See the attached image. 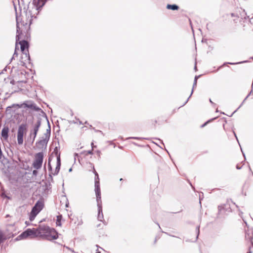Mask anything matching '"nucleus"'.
<instances>
[{
  "label": "nucleus",
  "mask_w": 253,
  "mask_h": 253,
  "mask_svg": "<svg viewBox=\"0 0 253 253\" xmlns=\"http://www.w3.org/2000/svg\"><path fill=\"white\" fill-rule=\"evenodd\" d=\"M14 8H15V10L16 11V13L17 14L16 7L15 5H14ZM16 21H17V24H16L17 35L16 36V46H15V51L13 55V56L11 58V61H12L13 59H14L15 58V56H17V55H18V54L16 52L17 49H19L17 47V44H18V42L19 41V40H20V36L22 33V31H21V30H20V24L18 21V18H17V15H16Z\"/></svg>",
  "instance_id": "8"
},
{
  "label": "nucleus",
  "mask_w": 253,
  "mask_h": 253,
  "mask_svg": "<svg viewBox=\"0 0 253 253\" xmlns=\"http://www.w3.org/2000/svg\"><path fill=\"white\" fill-rule=\"evenodd\" d=\"M210 101L211 103L213 104V103L212 102V101L211 100V99H210Z\"/></svg>",
  "instance_id": "45"
},
{
  "label": "nucleus",
  "mask_w": 253,
  "mask_h": 253,
  "mask_svg": "<svg viewBox=\"0 0 253 253\" xmlns=\"http://www.w3.org/2000/svg\"><path fill=\"white\" fill-rule=\"evenodd\" d=\"M196 230H197V235L196 239H197L198 238V236L200 233V226H198L197 227Z\"/></svg>",
  "instance_id": "27"
},
{
  "label": "nucleus",
  "mask_w": 253,
  "mask_h": 253,
  "mask_svg": "<svg viewBox=\"0 0 253 253\" xmlns=\"http://www.w3.org/2000/svg\"><path fill=\"white\" fill-rule=\"evenodd\" d=\"M48 165L49 170H52V167H51V165L50 164V160H49V159L48 160Z\"/></svg>",
  "instance_id": "30"
},
{
  "label": "nucleus",
  "mask_w": 253,
  "mask_h": 253,
  "mask_svg": "<svg viewBox=\"0 0 253 253\" xmlns=\"http://www.w3.org/2000/svg\"><path fill=\"white\" fill-rule=\"evenodd\" d=\"M97 154H98V155L99 156L100 154V152L99 151H97Z\"/></svg>",
  "instance_id": "40"
},
{
  "label": "nucleus",
  "mask_w": 253,
  "mask_h": 253,
  "mask_svg": "<svg viewBox=\"0 0 253 253\" xmlns=\"http://www.w3.org/2000/svg\"><path fill=\"white\" fill-rule=\"evenodd\" d=\"M91 146H92V148H93L94 147V145H93V143L92 142L91 143ZM93 149V148H92Z\"/></svg>",
  "instance_id": "42"
},
{
  "label": "nucleus",
  "mask_w": 253,
  "mask_h": 253,
  "mask_svg": "<svg viewBox=\"0 0 253 253\" xmlns=\"http://www.w3.org/2000/svg\"><path fill=\"white\" fill-rule=\"evenodd\" d=\"M51 231L54 232L53 228H51L49 226L45 225L40 226L37 229H28L19 235L17 237L16 240H19L22 239H25L31 236H37L38 235L48 236H49Z\"/></svg>",
  "instance_id": "1"
},
{
  "label": "nucleus",
  "mask_w": 253,
  "mask_h": 253,
  "mask_svg": "<svg viewBox=\"0 0 253 253\" xmlns=\"http://www.w3.org/2000/svg\"><path fill=\"white\" fill-rule=\"evenodd\" d=\"M231 17H235V14H234V13H231Z\"/></svg>",
  "instance_id": "38"
},
{
  "label": "nucleus",
  "mask_w": 253,
  "mask_h": 253,
  "mask_svg": "<svg viewBox=\"0 0 253 253\" xmlns=\"http://www.w3.org/2000/svg\"><path fill=\"white\" fill-rule=\"evenodd\" d=\"M85 124H87V122L86 121V122H85Z\"/></svg>",
  "instance_id": "52"
},
{
  "label": "nucleus",
  "mask_w": 253,
  "mask_h": 253,
  "mask_svg": "<svg viewBox=\"0 0 253 253\" xmlns=\"http://www.w3.org/2000/svg\"><path fill=\"white\" fill-rule=\"evenodd\" d=\"M7 70V67H5L2 71L0 73V74L4 73V72H6Z\"/></svg>",
  "instance_id": "32"
},
{
  "label": "nucleus",
  "mask_w": 253,
  "mask_h": 253,
  "mask_svg": "<svg viewBox=\"0 0 253 253\" xmlns=\"http://www.w3.org/2000/svg\"><path fill=\"white\" fill-rule=\"evenodd\" d=\"M96 253H101L100 251H98V249H97L96 250Z\"/></svg>",
  "instance_id": "41"
},
{
  "label": "nucleus",
  "mask_w": 253,
  "mask_h": 253,
  "mask_svg": "<svg viewBox=\"0 0 253 253\" xmlns=\"http://www.w3.org/2000/svg\"><path fill=\"white\" fill-rule=\"evenodd\" d=\"M38 171H37V169H35V170H34L33 171V172H32V174H33V176H37V175H38Z\"/></svg>",
  "instance_id": "26"
},
{
  "label": "nucleus",
  "mask_w": 253,
  "mask_h": 253,
  "mask_svg": "<svg viewBox=\"0 0 253 253\" xmlns=\"http://www.w3.org/2000/svg\"><path fill=\"white\" fill-rule=\"evenodd\" d=\"M62 215H59L57 216V219H56V225L57 226H61V219H62Z\"/></svg>",
  "instance_id": "22"
},
{
  "label": "nucleus",
  "mask_w": 253,
  "mask_h": 253,
  "mask_svg": "<svg viewBox=\"0 0 253 253\" xmlns=\"http://www.w3.org/2000/svg\"><path fill=\"white\" fill-rule=\"evenodd\" d=\"M38 214L36 212L31 211L29 215V219L31 221L34 220Z\"/></svg>",
  "instance_id": "21"
},
{
  "label": "nucleus",
  "mask_w": 253,
  "mask_h": 253,
  "mask_svg": "<svg viewBox=\"0 0 253 253\" xmlns=\"http://www.w3.org/2000/svg\"><path fill=\"white\" fill-rule=\"evenodd\" d=\"M242 168V167L239 166V165H236V169H240Z\"/></svg>",
  "instance_id": "35"
},
{
  "label": "nucleus",
  "mask_w": 253,
  "mask_h": 253,
  "mask_svg": "<svg viewBox=\"0 0 253 253\" xmlns=\"http://www.w3.org/2000/svg\"><path fill=\"white\" fill-rule=\"evenodd\" d=\"M194 68H195V70H196V69H197L196 64H195Z\"/></svg>",
  "instance_id": "46"
},
{
  "label": "nucleus",
  "mask_w": 253,
  "mask_h": 253,
  "mask_svg": "<svg viewBox=\"0 0 253 253\" xmlns=\"http://www.w3.org/2000/svg\"><path fill=\"white\" fill-rule=\"evenodd\" d=\"M9 128L7 126H4L1 130V136L6 140L8 137Z\"/></svg>",
  "instance_id": "16"
},
{
  "label": "nucleus",
  "mask_w": 253,
  "mask_h": 253,
  "mask_svg": "<svg viewBox=\"0 0 253 253\" xmlns=\"http://www.w3.org/2000/svg\"><path fill=\"white\" fill-rule=\"evenodd\" d=\"M253 92V84H252V89L250 91V92L249 93V94L246 96V97L244 99V100H243V101L242 102V103H241V104L239 106V107L237 108V110H236L231 115V116L234 113H235L237 110L240 108L243 104V103H244V102L245 101V100L247 99V98L250 95H251L252 94V93Z\"/></svg>",
  "instance_id": "18"
},
{
  "label": "nucleus",
  "mask_w": 253,
  "mask_h": 253,
  "mask_svg": "<svg viewBox=\"0 0 253 253\" xmlns=\"http://www.w3.org/2000/svg\"><path fill=\"white\" fill-rule=\"evenodd\" d=\"M72 168H70V169H69V172L72 171Z\"/></svg>",
  "instance_id": "44"
},
{
  "label": "nucleus",
  "mask_w": 253,
  "mask_h": 253,
  "mask_svg": "<svg viewBox=\"0 0 253 253\" xmlns=\"http://www.w3.org/2000/svg\"><path fill=\"white\" fill-rule=\"evenodd\" d=\"M30 108L33 110H34L37 112H40L42 116H45V113L43 112V111L41 109L40 107H38L37 105L32 101L29 100V101H25L24 103L21 104H13L10 106H8L6 108V110L8 111L9 108Z\"/></svg>",
  "instance_id": "3"
},
{
  "label": "nucleus",
  "mask_w": 253,
  "mask_h": 253,
  "mask_svg": "<svg viewBox=\"0 0 253 253\" xmlns=\"http://www.w3.org/2000/svg\"><path fill=\"white\" fill-rule=\"evenodd\" d=\"M43 160V152L36 153L35 155V158L32 164V166L36 169H40L42 165Z\"/></svg>",
  "instance_id": "6"
},
{
  "label": "nucleus",
  "mask_w": 253,
  "mask_h": 253,
  "mask_svg": "<svg viewBox=\"0 0 253 253\" xmlns=\"http://www.w3.org/2000/svg\"><path fill=\"white\" fill-rule=\"evenodd\" d=\"M247 253H252V252L251 251H249Z\"/></svg>",
  "instance_id": "49"
},
{
  "label": "nucleus",
  "mask_w": 253,
  "mask_h": 253,
  "mask_svg": "<svg viewBox=\"0 0 253 253\" xmlns=\"http://www.w3.org/2000/svg\"><path fill=\"white\" fill-rule=\"evenodd\" d=\"M54 232L52 231L50 232L49 235L53 239H57L58 237V233L54 229Z\"/></svg>",
  "instance_id": "20"
},
{
  "label": "nucleus",
  "mask_w": 253,
  "mask_h": 253,
  "mask_svg": "<svg viewBox=\"0 0 253 253\" xmlns=\"http://www.w3.org/2000/svg\"><path fill=\"white\" fill-rule=\"evenodd\" d=\"M241 149H242V148H241ZM241 151H242V150H241ZM242 152H243V151H242ZM242 153H243V152H242ZM243 156L245 157V154L244 153H243Z\"/></svg>",
  "instance_id": "48"
},
{
  "label": "nucleus",
  "mask_w": 253,
  "mask_h": 253,
  "mask_svg": "<svg viewBox=\"0 0 253 253\" xmlns=\"http://www.w3.org/2000/svg\"><path fill=\"white\" fill-rule=\"evenodd\" d=\"M197 81H194V83H193V88H194L195 87H196L197 86ZM193 89H192V91H191L190 95L189 96V97L188 98V99L186 100V101L185 102V103H184V104L182 106H184L185 104H186L187 103L189 98L192 95V94L193 93Z\"/></svg>",
  "instance_id": "23"
},
{
  "label": "nucleus",
  "mask_w": 253,
  "mask_h": 253,
  "mask_svg": "<svg viewBox=\"0 0 253 253\" xmlns=\"http://www.w3.org/2000/svg\"><path fill=\"white\" fill-rule=\"evenodd\" d=\"M47 0H33V8L29 11L30 15L33 14L34 15L38 13V10L42 7L45 4Z\"/></svg>",
  "instance_id": "5"
},
{
  "label": "nucleus",
  "mask_w": 253,
  "mask_h": 253,
  "mask_svg": "<svg viewBox=\"0 0 253 253\" xmlns=\"http://www.w3.org/2000/svg\"><path fill=\"white\" fill-rule=\"evenodd\" d=\"M123 180V178H120V181H122Z\"/></svg>",
  "instance_id": "50"
},
{
  "label": "nucleus",
  "mask_w": 253,
  "mask_h": 253,
  "mask_svg": "<svg viewBox=\"0 0 253 253\" xmlns=\"http://www.w3.org/2000/svg\"><path fill=\"white\" fill-rule=\"evenodd\" d=\"M46 131H47V133L46 134H49L50 135V126H49L48 129H47Z\"/></svg>",
  "instance_id": "31"
},
{
  "label": "nucleus",
  "mask_w": 253,
  "mask_h": 253,
  "mask_svg": "<svg viewBox=\"0 0 253 253\" xmlns=\"http://www.w3.org/2000/svg\"><path fill=\"white\" fill-rule=\"evenodd\" d=\"M27 125L26 124H21L18 127L17 131V143L19 145H22L23 143V136L27 130Z\"/></svg>",
  "instance_id": "7"
},
{
  "label": "nucleus",
  "mask_w": 253,
  "mask_h": 253,
  "mask_svg": "<svg viewBox=\"0 0 253 253\" xmlns=\"http://www.w3.org/2000/svg\"><path fill=\"white\" fill-rule=\"evenodd\" d=\"M78 120H79V124H80V125H82V124H83L82 122V121H80L79 119H78Z\"/></svg>",
  "instance_id": "37"
},
{
  "label": "nucleus",
  "mask_w": 253,
  "mask_h": 253,
  "mask_svg": "<svg viewBox=\"0 0 253 253\" xmlns=\"http://www.w3.org/2000/svg\"><path fill=\"white\" fill-rule=\"evenodd\" d=\"M19 44L20 45L21 52H29V43L27 41L23 40L19 42Z\"/></svg>",
  "instance_id": "12"
},
{
  "label": "nucleus",
  "mask_w": 253,
  "mask_h": 253,
  "mask_svg": "<svg viewBox=\"0 0 253 253\" xmlns=\"http://www.w3.org/2000/svg\"><path fill=\"white\" fill-rule=\"evenodd\" d=\"M251 58L253 59V57H252Z\"/></svg>",
  "instance_id": "53"
},
{
  "label": "nucleus",
  "mask_w": 253,
  "mask_h": 253,
  "mask_svg": "<svg viewBox=\"0 0 253 253\" xmlns=\"http://www.w3.org/2000/svg\"><path fill=\"white\" fill-rule=\"evenodd\" d=\"M30 57L29 52H22L19 64L22 66H26L27 64L30 63Z\"/></svg>",
  "instance_id": "9"
},
{
  "label": "nucleus",
  "mask_w": 253,
  "mask_h": 253,
  "mask_svg": "<svg viewBox=\"0 0 253 253\" xmlns=\"http://www.w3.org/2000/svg\"><path fill=\"white\" fill-rule=\"evenodd\" d=\"M199 76H196L195 77V78H194V81H197V80H198V78H199Z\"/></svg>",
  "instance_id": "36"
},
{
  "label": "nucleus",
  "mask_w": 253,
  "mask_h": 253,
  "mask_svg": "<svg viewBox=\"0 0 253 253\" xmlns=\"http://www.w3.org/2000/svg\"><path fill=\"white\" fill-rule=\"evenodd\" d=\"M233 133H234V134L235 136L236 137L237 140H238V138H237V137L236 136V134L235 132L234 131H233Z\"/></svg>",
  "instance_id": "39"
},
{
  "label": "nucleus",
  "mask_w": 253,
  "mask_h": 253,
  "mask_svg": "<svg viewBox=\"0 0 253 253\" xmlns=\"http://www.w3.org/2000/svg\"><path fill=\"white\" fill-rule=\"evenodd\" d=\"M18 5L19 6V9L20 11H22V7L23 8L24 12L26 13V16L27 17V22H29V26L32 24V21L33 18H36L37 17V15L39 13L40 11L41 10L42 7L40 8V9L38 10V13L35 15H33V14L31 15H30L28 13L29 11H31V9L33 8V2L31 4H28V5H26L24 3V1L23 0H18Z\"/></svg>",
  "instance_id": "2"
},
{
  "label": "nucleus",
  "mask_w": 253,
  "mask_h": 253,
  "mask_svg": "<svg viewBox=\"0 0 253 253\" xmlns=\"http://www.w3.org/2000/svg\"><path fill=\"white\" fill-rule=\"evenodd\" d=\"M64 248H66L67 249H68V250L71 251L72 252L74 253H78L77 252H75L72 249L69 248V247L68 246H66L65 245L64 246Z\"/></svg>",
  "instance_id": "25"
},
{
  "label": "nucleus",
  "mask_w": 253,
  "mask_h": 253,
  "mask_svg": "<svg viewBox=\"0 0 253 253\" xmlns=\"http://www.w3.org/2000/svg\"><path fill=\"white\" fill-rule=\"evenodd\" d=\"M246 62V61H243V62H238V63L228 62L227 64H230V65H235V64H237L244 63V62Z\"/></svg>",
  "instance_id": "28"
},
{
  "label": "nucleus",
  "mask_w": 253,
  "mask_h": 253,
  "mask_svg": "<svg viewBox=\"0 0 253 253\" xmlns=\"http://www.w3.org/2000/svg\"><path fill=\"white\" fill-rule=\"evenodd\" d=\"M45 137L42 140H40L38 141V143L40 146H41L42 147H43L44 146L46 147V144L48 142V141L49 138V135L47 134H45Z\"/></svg>",
  "instance_id": "14"
},
{
  "label": "nucleus",
  "mask_w": 253,
  "mask_h": 253,
  "mask_svg": "<svg viewBox=\"0 0 253 253\" xmlns=\"http://www.w3.org/2000/svg\"><path fill=\"white\" fill-rule=\"evenodd\" d=\"M189 183H190V185L192 187V188H194V187H193V186L192 185V184H191L190 182H189Z\"/></svg>",
  "instance_id": "47"
},
{
  "label": "nucleus",
  "mask_w": 253,
  "mask_h": 253,
  "mask_svg": "<svg viewBox=\"0 0 253 253\" xmlns=\"http://www.w3.org/2000/svg\"><path fill=\"white\" fill-rule=\"evenodd\" d=\"M49 176H50L51 179L52 180L53 178L52 177V176H51V174H49Z\"/></svg>",
  "instance_id": "43"
},
{
  "label": "nucleus",
  "mask_w": 253,
  "mask_h": 253,
  "mask_svg": "<svg viewBox=\"0 0 253 253\" xmlns=\"http://www.w3.org/2000/svg\"><path fill=\"white\" fill-rule=\"evenodd\" d=\"M42 120L41 119L39 118L38 119L37 122L33 125V128L30 130L29 137L30 139H32V143L34 142L39 128L41 126Z\"/></svg>",
  "instance_id": "4"
},
{
  "label": "nucleus",
  "mask_w": 253,
  "mask_h": 253,
  "mask_svg": "<svg viewBox=\"0 0 253 253\" xmlns=\"http://www.w3.org/2000/svg\"><path fill=\"white\" fill-rule=\"evenodd\" d=\"M129 139H136V140H139L140 139V138L139 137H129L128 138Z\"/></svg>",
  "instance_id": "33"
},
{
  "label": "nucleus",
  "mask_w": 253,
  "mask_h": 253,
  "mask_svg": "<svg viewBox=\"0 0 253 253\" xmlns=\"http://www.w3.org/2000/svg\"><path fill=\"white\" fill-rule=\"evenodd\" d=\"M97 218L98 220L100 221H102L104 223V220H103V214L102 212V207H100L99 206V208H98V216Z\"/></svg>",
  "instance_id": "17"
},
{
  "label": "nucleus",
  "mask_w": 253,
  "mask_h": 253,
  "mask_svg": "<svg viewBox=\"0 0 253 253\" xmlns=\"http://www.w3.org/2000/svg\"><path fill=\"white\" fill-rule=\"evenodd\" d=\"M94 190L96 196L97 207L98 208H99V206H100V207H102V202L101 200V191L100 187H95Z\"/></svg>",
  "instance_id": "11"
},
{
  "label": "nucleus",
  "mask_w": 253,
  "mask_h": 253,
  "mask_svg": "<svg viewBox=\"0 0 253 253\" xmlns=\"http://www.w3.org/2000/svg\"><path fill=\"white\" fill-rule=\"evenodd\" d=\"M92 150H93V149H92V150L88 151L87 152V154H91V155L93 154Z\"/></svg>",
  "instance_id": "34"
},
{
  "label": "nucleus",
  "mask_w": 253,
  "mask_h": 253,
  "mask_svg": "<svg viewBox=\"0 0 253 253\" xmlns=\"http://www.w3.org/2000/svg\"><path fill=\"white\" fill-rule=\"evenodd\" d=\"M60 166H61V160H60V155H59L57 157V164H56V168H55L54 172H51V174L54 175H57L59 173V171L60 170Z\"/></svg>",
  "instance_id": "13"
},
{
  "label": "nucleus",
  "mask_w": 253,
  "mask_h": 253,
  "mask_svg": "<svg viewBox=\"0 0 253 253\" xmlns=\"http://www.w3.org/2000/svg\"><path fill=\"white\" fill-rule=\"evenodd\" d=\"M44 204L42 201L39 200L33 207L32 211L38 214L43 209Z\"/></svg>",
  "instance_id": "10"
},
{
  "label": "nucleus",
  "mask_w": 253,
  "mask_h": 253,
  "mask_svg": "<svg viewBox=\"0 0 253 253\" xmlns=\"http://www.w3.org/2000/svg\"><path fill=\"white\" fill-rule=\"evenodd\" d=\"M93 172L95 174L94 186H95V187H100L99 175H98V174L97 173V172L95 170L94 168H93Z\"/></svg>",
  "instance_id": "15"
},
{
  "label": "nucleus",
  "mask_w": 253,
  "mask_h": 253,
  "mask_svg": "<svg viewBox=\"0 0 253 253\" xmlns=\"http://www.w3.org/2000/svg\"><path fill=\"white\" fill-rule=\"evenodd\" d=\"M215 119H216V118H214L209 120V121H208L207 122H206V123L203 124L201 126V127H203L205 126L208 123H209L210 122H211L212 121L214 120Z\"/></svg>",
  "instance_id": "24"
},
{
  "label": "nucleus",
  "mask_w": 253,
  "mask_h": 253,
  "mask_svg": "<svg viewBox=\"0 0 253 253\" xmlns=\"http://www.w3.org/2000/svg\"><path fill=\"white\" fill-rule=\"evenodd\" d=\"M96 247H97V248H100V247H99V246H98V245H96Z\"/></svg>",
  "instance_id": "51"
},
{
  "label": "nucleus",
  "mask_w": 253,
  "mask_h": 253,
  "mask_svg": "<svg viewBox=\"0 0 253 253\" xmlns=\"http://www.w3.org/2000/svg\"><path fill=\"white\" fill-rule=\"evenodd\" d=\"M167 8L168 9H171L173 10H177L179 8V7L178 5L176 4H168L167 5Z\"/></svg>",
  "instance_id": "19"
},
{
  "label": "nucleus",
  "mask_w": 253,
  "mask_h": 253,
  "mask_svg": "<svg viewBox=\"0 0 253 253\" xmlns=\"http://www.w3.org/2000/svg\"><path fill=\"white\" fill-rule=\"evenodd\" d=\"M1 197H3V198H7V199H10V197H8V196H6V195L5 194V193H2L1 194Z\"/></svg>",
  "instance_id": "29"
}]
</instances>
